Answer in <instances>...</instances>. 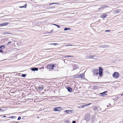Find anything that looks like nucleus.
Here are the masks:
<instances>
[{"mask_svg":"<svg viewBox=\"0 0 123 123\" xmlns=\"http://www.w3.org/2000/svg\"><path fill=\"white\" fill-rule=\"evenodd\" d=\"M2 48L0 49V50H2Z\"/></svg>","mask_w":123,"mask_h":123,"instance_id":"obj_36","label":"nucleus"},{"mask_svg":"<svg viewBox=\"0 0 123 123\" xmlns=\"http://www.w3.org/2000/svg\"><path fill=\"white\" fill-rule=\"evenodd\" d=\"M67 88L68 92H72V88L70 87H68Z\"/></svg>","mask_w":123,"mask_h":123,"instance_id":"obj_14","label":"nucleus"},{"mask_svg":"<svg viewBox=\"0 0 123 123\" xmlns=\"http://www.w3.org/2000/svg\"><path fill=\"white\" fill-rule=\"evenodd\" d=\"M121 9H117L115 11L114 13L115 14H117L118 13L120 12L121 11Z\"/></svg>","mask_w":123,"mask_h":123,"instance_id":"obj_12","label":"nucleus"},{"mask_svg":"<svg viewBox=\"0 0 123 123\" xmlns=\"http://www.w3.org/2000/svg\"><path fill=\"white\" fill-rule=\"evenodd\" d=\"M107 92V91H105L103 93H100V94L103 97L107 95V94L106 93Z\"/></svg>","mask_w":123,"mask_h":123,"instance_id":"obj_8","label":"nucleus"},{"mask_svg":"<svg viewBox=\"0 0 123 123\" xmlns=\"http://www.w3.org/2000/svg\"><path fill=\"white\" fill-rule=\"evenodd\" d=\"M55 66V64L53 63H50L47 66V68L49 70H53Z\"/></svg>","mask_w":123,"mask_h":123,"instance_id":"obj_3","label":"nucleus"},{"mask_svg":"<svg viewBox=\"0 0 123 123\" xmlns=\"http://www.w3.org/2000/svg\"><path fill=\"white\" fill-rule=\"evenodd\" d=\"M31 70L32 71H38V69L37 68H31Z\"/></svg>","mask_w":123,"mask_h":123,"instance_id":"obj_16","label":"nucleus"},{"mask_svg":"<svg viewBox=\"0 0 123 123\" xmlns=\"http://www.w3.org/2000/svg\"><path fill=\"white\" fill-rule=\"evenodd\" d=\"M0 110H1L0 109Z\"/></svg>","mask_w":123,"mask_h":123,"instance_id":"obj_38","label":"nucleus"},{"mask_svg":"<svg viewBox=\"0 0 123 123\" xmlns=\"http://www.w3.org/2000/svg\"><path fill=\"white\" fill-rule=\"evenodd\" d=\"M66 57H73V56H70V55H67L65 56Z\"/></svg>","mask_w":123,"mask_h":123,"instance_id":"obj_25","label":"nucleus"},{"mask_svg":"<svg viewBox=\"0 0 123 123\" xmlns=\"http://www.w3.org/2000/svg\"><path fill=\"white\" fill-rule=\"evenodd\" d=\"M72 110H65L64 112L67 114H70L72 112Z\"/></svg>","mask_w":123,"mask_h":123,"instance_id":"obj_11","label":"nucleus"},{"mask_svg":"<svg viewBox=\"0 0 123 123\" xmlns=\"http://www.w3.org/2000/svg\"><path fill=\"white\" fill-rule=\"evenodd\" d=\"M16 118V117H15V116H12L10 117H9V118Z\"/></svg>","mask_w":123,"mask_h":123,"instance_id":"obj_19","label":"nucleus"},{"mask_svg":"<svg viewBox=\"0 0 123 123\" xmlns=\"http://www.w3.org/2000/svg\"><path fill=\"white\" fill-rule=\"evenodd\" d=\"M56 26H57V27L58 28H60V26L57 25H56Z\"/></svg>","mask_w":123,"mask_h":123,"instance_id":"obj_30","label":"nucleus"},{"mask_svg":"<svg viewBox=\"0 0 123 123\" xmlns=\"http://www.w3.org/2000/svg\"><path fill=\"white\" fill-rule=\"evenodd\" d=\"M6 117V116H3V117Z\"/></svg>","mask_w":123,"mask_h":123,"instance_id":"obj_35","label":"nucleus"},{"mask_svg":"<svg viewBox=\"0 0 123 123\" xmlns=\"http://www.w3.org/2000/svg\"><path fill=\"white\" fill-rule=\"evenodd\" d=\"M53 25H55L56 26V25H57V24H53Z\"/></svg>","mask_w":123,"mask_h":123,"instance_id":"obj_33","label":"nucleus"},{"mask_svg":"<svg viewBox=\"0 0 123 123\" xmlns=\"http://www.w3.org/2000/svg\"><path fill=\"white\" fill-rule=\"evenodd\" d=\"M78 74L75 75H74V77L75 78H77V76H78Z\"/></svg>","mask_w":123,"mask_h":123,"instance_id":"obj_24","label":"nucleus"},{"mask_svg":"<svg viewBox=\"0 0 123 123\" xmlns=\"http://www.w3.org/2000/svg\"><path fill=\"white\" fill-rule=\"evenodd\" d=\"M62 107H55L54 108L53 111H60V110L58 109L62 110Z\"/></svg>","mask_w":123,"mask_h":123,"instance_id":"obj_6","label":"nucleus"},{"mask_svg":"<svg viewBox=\"0 0 123 123\" xmlns=\"http://www.w3.org/2000/svg\"><path fill=\"white\" fill-rule=\"evenodd\" d=\"M26 76V74H23L22 75L21 77H25Z\"/></svg>","mask_w":123,"mask_h":123,"instance_id":"obj_22","label":"nucleus"},{"mask_svg":"<svg viewBox=\"0 0 123 123\" xmlns=\"http://www.w3.org/2000/svg\"><path fill=\"white\" fill-rule=\"evenodd\" d=\"M91 104V103H90L88 104L84 105H81V107H79V108H80V107L84 108L86 106L89 105Z\"/></svg>","mask_w":123,"mask_h":123,"instance_id":"obj_15","label":"nucleus"},{"mask_svg":"<svg viewBox=\"0 0 123 123\" xmlns=\"http://www.w3.org/2000/svg\"><path fill=\"white\" fill-rule=\"evenodd\" d=\"M76 122L75 121H73L72 122V123H75Z\"/></svg>","mask_w":123,"mask_h":123,"instance_id":"obj_32","label":"nucleus"},{"mask_svg":"<svg viewBox=\"0 0 123 123\" xmlns=\"http://www.w3.org/2000/svg\"><path fill=\"white\" fill-rule=\"evenodd\" d=\"M95 56V55H91L89 56H88V58L89 59H90L91 58H92L94 56Z\"/></svg>","mask_w":123,"mask_h":123,"instance_id":"obj_17","label":"nucleus"},{"mask_svg":"<svg viewBox=\"0 0 123 123\" xmlns=\"http://www.w3.org/2000/svg\"><path fill=\"white\" fill-rule=\"evenodd\" d=\"M27 6V4L26 3L25 4V5L24 6H25V8H26V7Z\"/></svg>","mask_w":123,"mask_h":123,"instance_id":"obj_26","label":"nucleus"},{"mask_svg":"<svg viewBox=\"0 0 123 123\" xmlns=\"http://www.w3.org/2000/svg\"><path fill=\"white\" fill-rule=\"evenodd\" d=\"M58 3H50L45 5L44 7L46 9H51L54 8L55 7V5H52L54 4H58Z\"/></svg>","mask_w":123,"mask_h":123,"instance_id":"obj_2","label":"nucleus"},{"mask_svg":"<svg viewBox=\"0 0 123 123\" xmlns=\"http://www.w3.org/2000/svg\"><path fill=\"white\" fill-rule=\"evenodd\" d=\"M21 119V117H19L18 119V120H19Z\"/></svg>","mask_w":123,"mask_h":123,"instance_id":"obj_28","label":"nucleus"},{"mask_svg":"<svg viewBox=\"0 0 123 123\" xmlns=\"http://www.w3.org/2000/svg\"><path fill=\"white\" fill-rule=\"evenodd\" d=\"M111 31V30H106L105 31V32H110Z\"/></svg>","mask_w":123,"mask_h":123,"instance_id":"obj_23","label":"nucleus"},{"mask_svg":"<svg viewBox=\"0 0 123 123\" xmlns=\"http://www.w3.org/2000/svg\"><path fill=\"white\" fill-rule=\"evenodd\" d=\"M38 88L39 90L41 91L43 89L44 86L43 85H41L38 87Z\"/></svg>","mask_w":123,"mask_h":123,"instance_id":"obj_9","label":"nucleus"},{"mask_svg":"<svg viewBox=\"0 0 123 123\" xmlns=\"http://www.w3.org/2000/svg\"><path fill=\"white\" fill-rule=\"evenodd\" d=\"M9 24V23H8L7 22L0 24V27L7 26Z\"/></svg>","mask_w":123,"mask_h":123,"instance_id":"obj_7","label":"nucleus"},{"mask_svg":"<svg viewBox=\"0 0 123 123\" xmlns=\"http://www.w3.org/2000/svg\"><path fill=\"white\" fill-rule=\"evenodd\" d=\"M5 48V45H3L0 46V49L2 48V49H3ZM3 51L2 50H0V53H3Z\"/></svg>","mask_w":123,"mask_h":123,"instance_id":"obj_10","label":"nucleus"},{"mask_svg":"<svg viewBox=\"0 0 123 123\" xmlns=\"http://www.w3.org/2000/svg\"><path fill=\"white\" fill-rule=\"evenodd\" d=\"M45 49V50H47V49Z\"/></svg>","mask_w":123,"mask_h":123,"instance_id":"obj_34","label":"nucleus"},{"mask_svg":"<svg viewBox=\"0 0 123 123\" xmlns=\"http://www.w3.org/2000/svg\"><path fill=\"white\" fill-rule=\"evenodd\" d=\"M78 76H77V78L83 79L85 78V75L84 73H82L81 74H78Z\"/></svg>","mask_w":123,"mask_h":123,"instance_id":"obj_5","label":"nucleus"},{"mask_svg":"<svg viewBox=\"0 0 123 123\" xmlns=\"http://www.w3.org/2000/svg\"><path fill=\"white\" fill-rule=\"evenodd\" d=\"M108 15L106 14H103L101 15V18H105Z\"/></svg>","mask_w":123,"mask_h":123,"instance_id":"obj_13","label":"nucleus"},{"mask_svg":"<svg viewBox=\"0 0 123 123\" xmlns=\"http://www.w3.org/2000/svg\"><path fill=\"white\" fill-rule=\"evenodd\" d=\"M120 74L119 73L117 72H115L113 74V77L114 79H117L120 76Z\"/></svg>","mask_w":123,"mask_h":123,"instance_id":"obj_4","label":"nucleus"},{"mask_svg":"<svg viewBox=\"0 0 123 123\" xmlns=\"http://www.w3.org/2000/svg\"><path fill=\"white\" fill-rule=\"evenodd\" d=\"M73 45H66L65 46H72Z\"/></svg>","mask_w":123,"mask_h":123,"instance_id":"obj_29","label":"nucleus"},{"mask_svg":"<svg viewBox=\"0 0 123 123\" xmlns=\"http://www.w3.org/2000/svg\"><path fill=\"white\" fill-rule=\"evenodd\" d=\"M103 46L104 47H109V46L108 45H103Z\"/></svg>","mask_w":123,"mask_h":123,"instance_id":"obj_21","label":"nucleus"},{"mask_svg":"<svg viewBox=\"0 0 123 123\" xmlns=\"http://www.w3.org/2000/svg\"><path fill=\"white\" fill-rule=\"evenodd\" d=\"M123 95V94H122V95H121V96H122V95Z\"/></svg>","mask_w":123,"mask_h":123,"instance_id":"obj_37","label":"nucleus"},{"mask_svg":"<svg viewBox=\"0 0 123 123\" xmlns=\"http://www.w3.org/2000/svg\"><path fill=\"white\" fill-rule=\"evenodd\" d=\"M20 8H24L25 7V6H19V7Z\"/></svg>","mask_w":123,"mask_h":123,"instance_id":"obj_27","label":"nucleus"},{"mask_svg":"<svg viewBox=\"0 0 123 123\" xmlns=\"http://www.w3.org/2000/svg\"><path fill=\"white\" fill-rule=\"evenodd\" d=\"M12 42L11 41H9L8 43L7 44V45H8L10 43H11Z\"/></svg>","mask_w":123,"mask_h":123,"instance_id":"obj_31","label":"nucleus"},{"mask_svg":"<svg viewBox=\"0 0 123 123\" xmlns=\"http://www.w3.org/2000/svg\"><path fill=\"white\" fill-rule=\"evenodd\" d=\"M103 70L102 68L100 67L99 68V70L97 69H94L92 71L95 75H97L99 74V76L102 77L103 76Z\"/></svg>","mask_w":123,"mask_h":123,"instance_id":"obj_1","label":"nucleus"},{"mask_svg":"<svg viewBox=\"0 0 123 123\" xmlns=\"http://www.w3.org/2000/svg\"><path fill=\"white\" fill-rule=\"evenodd\" d=\"M51 45H53L55 46L57 45L58 44L56 43H51Z\"/></svg>","mask_w":123,"mask_h":123,"instance_id":"obj_18","label":"nucleus"},{"mask_svg":"<svg viewBox=\"0 0 123 123\" xmlns=\"http://www.w3.org/2000/svg\"><path fill=\"white\" fill-rule=\"evenodd\" d=\"M70 28H64V31H67L68 30H70Z\"/></svg>","mask_w":123,"mask_h":123,"instance_id":"obj_20","label":"nucleus"}]
</instances>
